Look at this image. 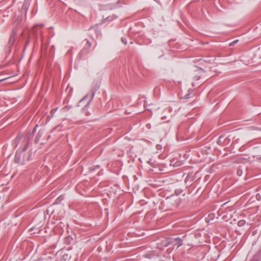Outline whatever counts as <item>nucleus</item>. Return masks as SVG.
<instances>
[{
	"instance_id": "f257e3e1",
	"label": "nucleus",
	"mask_w": 261,
	"mask_h": 261,
	"mask_svg": "<svg viewBox=\"0 0 261 261\" xmlns=\"http://www.w3.org/2000/svg\"><path fill=\"white\" fill-rule=\"evenodd\" d=\"M25 150V148H23L22 152H17L15 154L14 161L16 163H19L21 164H23L25 162V159L23 158V154L24 151Z\"/></svg>"
},
{
	"instance_id": "f03ea898",
	"label": "nucleus",
	"mask_w": 261,
	"mask_h": 261,
	"mask_svg": "<svg viewBox=\"0 0 261 261\" xmlns=\"http://www.w3.org/2000/svg\"><path fill=\"white\" fill-rule=\"evenodd\" d=\"M171 243L178 248L182 245V240L179 238H176L172 241Z\"/></svg>"
},
{
	"instance_id": "7ed1b4c3",
	"label": "nucleus",
	"mask_w": 261,
	"mask_h": 261,
	"mask_svg": "<svg viewBox=\"0 0 261 261\" xmlns=\"http://www.w3.org/2000/svg\"><path fill=\"white\" fill-rule=\"evenodd\" d=\"M71 256L67 253H64L61 258V261H69Z\"/></svg>"
},
{
	"instance_id": "20e7f679",
	"label": "nucleus",
	"mask_w": 261,
	"mask_h": 261,
	"mask_svg": "<svg viewBox=\"0 0 261 261\" xmlns=\"http://www.w3.org/2000/svg\"><path fill=\"white\" fill-rule=\"evenodd\" d=\"M31 3V0H24V4L22 6V8L25 10H27L30 5Z\"/></svg>"
},
{
	"instance_id": "39448f33",
	"label": "nucleus",
	"mask_w": 261,
	"mask_h": 261,
	"mask_svg": "<svg viewBox=\"0 0 261 261\" xmlns=\"http://www.w3.org/2000/svg\"><path fill=\"white\" fill-rule=\"evenodd\" d=\"M246 222L244 220H241L238 221V225L239 226H242L245 224Z\"/></svg>"
},
{
	"instance_id": "423d86ee",
	"label": "nucleus",
	"mask_w": 261,
	"mask_h": 261,
	"mask_svg": "<svg viewBox=\"0 0 261 261\" xmlns=\"http://www.w3.org/2000/svg\"><path fill=\"white\" fill-rule=\"evenodd\" d=\"M148 164H149L151 167H156V164L153 161V162H152L151 160H149L147 162Z\"/></svg>"
},
{
	"instance_id": "0eeeda50",
	"label": "nucleus",
	"mask_w": 261,
	"mask_h": 261,
	"mask_svg": "<svg viewBox=\"0 0 261 261\" xmlns=\"http://www.w3.org/2000/svg\"><path fill=\"white\" fill-rule=\"evenodd\" d=\"M180 95H181L182 98L187 99V98H189V97H188L189 94H186V95H183L182 91L180 93Z\"/></svg>"
},
{
	"instance_id": "6e6552de",
	"label": "nucleus",
	"mask_w": 261,
	"mask_h": 261,
	"mask_svg": "<svg viewBox=\"0 0 261 261\" xmlns=\"http://www.w3.org/2000/svg\"><path fill=\"white\" fill-rule=\"evenodd\" d=\"M243 171L241 169H238L237 172V174L239 176H241L242 175Z\"/></svg>"
},
{
	"instance_id": "1a4fd4ad",
	"label": "nucleus",
	"mask_w": 261,
	"mask_h": 261,
	"mask_svg": "<svg viewBox=\"0 0 261 261\" xmlns=\"http://www.w3.org/2000/svg\"><path fill=\"white\" fill-rule=\"evenodd\" d=\"M238 42V40H236L233 41V42H231L229 44V45L232 46V45H234L235 44H236Z\"/></svg>"
},
{
	"instance_id": "9d476101",
	"label": "nucleus",
	"mask_w": 261,
	"mask_h": 261,
	"mask_svg": "<svg viewBox=\"0 0 261 261\" xmlns=\"http://www.w3.org/2000/svg\"><path fill=\"white\" fill-rule=\"evenodd\" d=\"M156 148L158 150H161L162 148V146L160 144H158L156 146Z\"/></svg>"
},
{
	"instance_id": "9b49d317",
	"label": "nucleus",
	"mask_w": 261,
	"mask_h": 261,
	"mask_svg": "<svg viewBox=\"0 0 261 261\" xmlns=\"http://www.w3.org/2000/svg\"><path fill=\"white\" fill-rule=\"evenodd\" d=\"M121 41L122 42L125 44L126 45L127 44V41H126V40L124 38H122L121 39Z\"/></svg>"
},
{
	"instance_id": "f8f14e48",
	"label": "nucleus",
	"mask_w": 261,
	"mask_h": 261,
	"mask_svg": "<svg viewBox=\"0 0 261 261\" xmlns=\"http://www.w3.org/2000/svg\"><path fill=\"white\" fill-rule=\"evenodd\" d=\"M14 41V39L13 37H11L9 40V43H13Z\"/></svg>"
},
{
	"instance_id": "ddd939ff",
	"label": "nucleus",
	"mask_w": 261,
	"mask_h": 261,
	"mask_svg": "<svg viewBox=\"0 0 261 261\" xmlns=\"http://www.w3.org/2000/svg\"><path fill=\"white\" fill-rule=\"evenodd\" d=\"M37 126H38V125H36L34 127V129H33V133H34L36 131V128H37Z\"/></svg>"
},
{
	"instance_id": "4468645a",
	"label": "nucleus",
	"mask_w": 261,
	"mask_h": 261,
	"mask_svg": "<svg viewBox=\"0 0 261 261\" xmlns=\"http://www.w3.org/2000/svg\"><path fill=\"white\" fill-rule=\"evenodd\" d=\"M87 43L88 44V47H91V44L89 41H87Z\"/></svg>"
},
{
	"instance_id": "2eb2a0df",
	"label": "nucleus",
	"mask_w": 261,
	"mask_h": 261,
	"mask_svg": "<svg viewBox=\"0 0 261 261\" xmlns=\"http://www.w3.org/2000/svg\"><path fill=\"white\" fill-rule=\"evenodd\" d=\"M94 96V92H93L92 95V99L93 98Z\"/></svg>"
},
{
	"instance_id": "dca6fc26",
	"label": "nucleus",
	"mask_w": 261,
	"mask_h": 261,
	"mask_svg": "<svg viewBox=\"0 0 261 261\" xmlns=\"http://www.w3.org/2000/svg\"><path fill=\"white\" fill-rule=\"evenodd\" d=\"M0 206H1L2 207H3V205L2 204H1V203H0Z\"/></svg>"
},
{
	"instance_id": "f3484780",
	"label": "nucleus",
	"mask_w": 261,
	"mask_h": 261,
	"mask_svg": "<svg viewBox=\"0 0 261 261\" xmlns=\"http://www.w3.org/2000/svg\"><path fill=\"white\" fill-rule=\"evenodd\" d=\"M256 197H257V198H259V196H258V195H256Z\"/></svg>"
},
{
	"instance_id": "a211bd4d",
	"label": "nucleus",
	"mask_w": 261,
	"mask_h": 261,
	"mask_svg": "<svg viewBox=\"0 0 261 261\" xmlns=\"http://www.w3.org/2000/svg\"><path fill=\"white\" fill-rule=\"evenodd\" d=\"M256 197H257V198H259V196H258V195H256Z\"/></svg>"
},
{
	"instance_id": "6ab92c4d",
	"label": "nucleus",
	"mask_w": 261,
	"mask_h": 261,
	"mask_svg": "<svg viewBox=\"0 0 261 261\" xmlns=\"http://www.w3.org/2000/svg\"><path fill=\"white\" fill-rule=\"evenodd\" d=\"M167 245H168V244H165V246H167Z\"/></svg>"
},
{
	"instance_id": "aec40b11",
	"label": "nucleus",
	"mask_w": 261,
	"mask_h": 261,
	"mask_svg": "<svg viewBox=\"0 0 261 261\" xmlns=\"http://www.w3.org/2000/svg\"><path fill=\"white\" fill-rule=\"evenodd\" d=\"M3 80H0V82H1V81H2Z\"/></svg>"
}]
</instances>
